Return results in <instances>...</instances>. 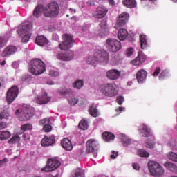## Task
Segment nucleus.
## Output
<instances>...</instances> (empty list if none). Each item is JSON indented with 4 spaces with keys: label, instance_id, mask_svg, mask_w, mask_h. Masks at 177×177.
I'll use <instances>...</instances> for the list:
<instances>
[{
    "label": "nucleus",
    "instance_id": "obj_1",
    "mask_svg": "<svg viewBox=\"0 0 177 177\" xmlns=\"http://www.w3.org/2000/svg\"><path fill=\"white\" fill-rule=\"evenodd\" d=\"M109 61V55L106 50H98L95 53L94 56H89L86 63L93 66H96V63L100 62L107 64Z\"/></svg>",
    "mask_w": 177,
    "mask_h": 177
},
{
    "label": "nucleus",
    "instance_id": "obj_2",
    "mask_svg": "<svg viewBox=\"0 0 177 177\" xmlns=\"http://www.w3.org/2000/svg\"><path fill=\"white\" fill-rule=\"evenodd\" d=\"M46 64L40 59H33L29 62V72L34 75H40L46 71Z\"/></svg>",
    "mask_w": 177,
    "mask_h": 177
},
{
    "label": "nucleus",
    "instance_id": "obj_3",
    "mask_svg": "<svg viewBox=\"0 0 177 177\" xmlns=\"http://www.w3.org/2000/svg\"><path fill=\"white\" fill-rule=\"evenodd\" d=\"M100 93L106 97H114L118 93V89L115 83H106L100 86Z\"/></svg>",
    "mask_w": 177,
    "mask_h": 177
},
{
    "label": "nucleus",
    "instance_id": "obj_4",
    "mask_svg": "<svg viewBox=\"0 0 177 177\" xmlns=\"http://www.w3.org/2000/svg\"><path fill=\"white\" fill-rule=\"evenodd\" d=\"M59 13V6L56 2H51L44 8V15L46 17L55 18Z\"/></svg>",
    "mask_w": 177,
    "mask_h": 177
},
{
    "label": "nucleus",
    "instance_id": "obj_5",
    "mask_svg": "<svg viewBox=\"0 0 177 177\" xmlns=\"http://www.w3.org/2000/svg\"><path fill=\"white\" fill-rule=\"evenodd\" d=\"M31 28L32 25L28 22H25L21 25V28L17 30L18 35H19V37H22V42H24V44L28 42L31 36V35L29 33Z\"/></svg>",
    "mask_w": 177,
    "mask_h": 177
},
{
    "label": "nucleus",
    "instance_id": "obj_6",
    "mask_svg": "<svg viewBox=\"0 0 177 177\" xmlns=\"http://www.w3.org/2000/svg\"><path fill=\"white\" fill-rule=\"evenodd\" d=\"M149 169L151 175L155 177H160L165 174L162 167L157 162L150 161L148 163Z\"/></svg>",
    "mask_w": 177,
    "mask_h": 177
},
{
    "label": "nucleus",
    "instance_id": "obj_7",
    "mask_svg": "<svg viewBox=\"0 0 177 177\" xmlns=\"http://www.w3.org/2000/svg\"><path fill=\"white\" fill-rule=\"evenodd\" d=\"M64 41L59 44V48L61 50H68L73 48L75 40L72 35L65 34L62 37Z\"/></svg>",
    "mask_w": 177,
    "mask_h": 177
},
{
    "label": "nucleus",
    "instance_id": "obj_8",
    "mask_svg": "<svg viewBox=\"0 0 177 177\" xmlns=\"http://www.w3.org/2000/svg\"><path fill=\"white\" fill-rule=\"evenodd\" d=\"M86 153H92L95 158L97 157V150H99V142L95 139H90L86 142Z\"/></svg>",
    "mask_w": 177,
    "mask_h": 177
},
{
    "label": "nucleus",
    "instance_id": "obj_9",
    "mask_svg": "<svg viewBox=\"0 0 177 177\" xmlns=\"http://www.w3.org/2000/svg\"><path fill=\"white\" fill-rule=\"evenodd\" d=\"M106 50L110 53H116L119 51L121 48V43L117 39H107L105 44Z\"/></svg>",
    "mask_w": 177,
    "mask_h": 177
},
{
    "label": "nucleus",
    "instance_id": "obj_10",
    "mask_svg": "<svg viewBox=\"0 0 177 177\" xmlns=\"http://www.w3.org/2000/svg\"><path fill=\"white\" fill-rule=\"evenodd\" d=\"M19 87L16 85H13L7 91L6 100L8 104H12L19 95Z\"/></svg>",
    "mask_w": 177,
    "mask_h": 177
},
{
    "label": "nucleus",
    "instance_id": "obj_11",
    "mask_svg": "<svg viewBox=\"0 0 177 177\" xmlns=\"http://www.w3.org/2000/svg\"><path fill=\"white\" fill-rule=\"evenodd\" d=\"M61 165V162L57 160L48 159L45 167L41 169V171L46 172L53 171L57 169Z\"/></svg>",
    "mask_w": 177,
    "mask_h": 177
},
{
    "label": "nucleus",
    "instance_id": "obj_12",
    "mask_svg": "<svg viewBox=\"0 0 177 177\" xmlns=\"http://www.w3.org/2000/svg\"><path fill=\"white\" fill-rule=\"evenodd\" d=\"M51 100V97L48 95V93L44 92L35 98V102L39 105L46 104Z\"/></svg>",
    "mask_w": 177,
    "mask_h": 177
},
{
    "label": "nucleus",
    "instance_id": "obj_13",
    "mask_svg": "<svg viewBox=\"0 0 177 177\" xmlns=\"http://www.w3.org/2000/svg\"><path fill=\"white\" fill-rule=\"evenodd\" d=\"M57 59L61 61L69 62L73 59L74 53L73 51H67L65 53H59L56 55Z\"/></svg>",
    "mask_w": 177,
    "mask_h": 177
},
{
    "label": "nucleus",
    "instance_id": "obj_14",
    "mask_svg": "<svg viewBox=\"0 0 177 177\" xmlns=\"http://www.w3.org/2000/svg\"><path fill=\"white\" fill-rule=\"evenodd\" d=\"M129 18V15L127 12H122L119 15L117 19L116 24L115 26V28L121 27L124 25Z\"/></svg>",
    "mask_w": 177,
    "mask_h": 177
},
{
    "label": "nucleus",
    "instance_id": "obj_15",
    "mask_svg": "<svg viewBox=\"0 0 177 177\" xmlns=\"http://www.w3.org/2000/svg\"><path fill=\"white\" fill-rule=\"evenodd\" d=\"M108 10L104 6H100L97 8L96 11L93 13L94 17L97 19H102L106 17Z\"/></svg>",
    "mask_w": 177,
    "mask_h": 177
},
{
    "label": "nucleus",
    "instance_id": "obj_16",
    "mask_svg": "<svg viewBox=\"0 0 177 177\" xmlns=\"http://www.w3.org/2000/svg\"><path fill=\"white\" fill-rule=\"evenodd\" d=\"M120 72L117 69H111L107 71L106 77L111 80H116L120 77Z\"/></svg>",
    "mask_w": 177,
    "mask_h": 177
},
{
    "label": "nucleus",
    "instance_id": "obj_17",
    "mask_svg": "<svg viewBox=\"0 0 177 177\" xmlns=\"http://www.w3.org/2000/svg\"><path fill=\"white\" fill-rule=\"evenodd\" d=\"M146 60V55L142 52H139L138 57L131 61V64L133 66H139L145 62Z\"/></svg>",
    "mask_w": 177,
    "mask_h": 177
},
{
    "label": "nucleus",
    "instance_id": "obj_18",
    "mask_svg": "<svg viewBox=\"0 0 177 177\" xmlns=\"http://www.w3.org/2000/svg\"><path fill=\"white\" fill-rule=\"evenodd\" d=\"M147 75V72L144 69L139 70L136 74V79L138 83L143 84L146 81Z\"/></svg>",
    "mask_w": 177,
    "mask_h": 177
},
{
    "label": "nucleus",
    "instance_id": "obj_19",
    "mask_svg": "<svg viewBox=\"0 0 177 177\" xmlns=\"http://www.w3.org/2000/svg\"><path fill=\"white\" fill-rule=\"evenodd\" d=\"M17 52V48L14 46H8L2 53L3 57H8L11 55H13Z\"/></svg>",
    "mask_w": 177,
    "mask_h": 177
},
{
    "label": "nucleus",
    "instance_id": "obj_20",
    "mask_svg": "<svg viewBox=\"0 0 177 177\" xmlns=\"http://www.w3.org/2000/svg\"><path fill=\"white\" fill-rule=\"evenodd\" d=\"M61 145L66 151H71L73 149L72 142L68 138H65L61 140Z\"/></svg>",
    "mask_w": 177,
    "mask_h": 177
},
{
    "label": "nucleus",
    "instance_id": "obj_21",
    "mask_svg": "<svg viewBox=\"0 0 177 177\" xmlns=\"http://www.w3.org/2000/svg\"><path fill=\"white\" fill-rule=\"evenodd\" d=\"M139 131H140V134L142 136V137H150L151 136V130L148 128V127L145 124H142L140 128H139Z\"/></svg>",
    "mask_w": 177,
    "mask_h": 177
},
{
    "label": "nucleus",
    "instance_id": "obj_22",
    "mask_svg": "<svg viewBox=\"0 0 177 177\" xmlns=\"http://www.w3.org/2000/svg\"><path fill=\"white\" fill-rule=\"evenodd\" d=\"M55 143V138L54 137H44L41 141V144L43 147L51 146Z\"/></svg>",
    "mask_w": 177,
    "mask_h": 177
},
{
    "label": "nucleus",
    "instance_id": "obj_23",
    "mask_svg": "<svg viewBox=\"0 0 177 177\" xmlns=\"http://www.w3.org/2000/svg\"><path fill=\"white\" fill-rule=\"evenodd\" d=\"M48 40L43 35L37 36L35 38V44L39 46H45L48 44Z\"/></svg>",
    "mask_w": 177,
    "mask_h": 177
},
{
    "label": "nucleus",
    "instance_id": "obj_24",
    "mask_svg": "<svg viewBox=\"0 0 177 177\" xmlns=\"http://www.w3.org/2000/svg\"><path fill=\"white\" fill-rule=\"evenodd\" d=\"M44 8L45 7L41 4L37 6L33 10V16L38 18L42 15V13L44 14Z\"/></svg>",
    "mask_w": 177,
    "mask_h": 177
},
{
    "label": "nucleus",
    "instance_id": "obj_25",
    "mask_svg": "<svg viewBox=\"0 0 177 177\" xmlns=\"http://www.w3.org/2000/svg\"><path fill=\"white\" fill-rule=\"evenodd\" d=\"M30 111L29 109H26V111H23L19 113V118L21 121H26L30 120Z\"/></svg>",
    "mask_w": 177,
    "mask_h": 177
},
{
    "label": "nucleus",
    "instance_id": "obj_26",
    "mask_svg": "<svg viewBox=\"0 0 177 177\" xmlns=\"http://www.w3.org/2000/svg\"><path fill=\"white\" fill-rule=\"evenodd\" d=\"M100 26L102 28V31L100 32V37H106V35H108V30L106 28V20H102L100 24Z\"/></svg>",
    "mask_w": 177,
    "mask_h": 177
},
{
    "label": "nucleus",
    "instance_id": "obj_27",
    "mask_svg": "<svg viewBox=\"0 0 177 177\" xmlns=\"http://www.w3.org/2000/svg\"><path fill=\"white\" fill-rule=\"evenodd\" d=\"M140 46L142 50H145L148 48L149 44L147 43V36L144 35H140Z\"/></svg>",
    "mask_w": 177,
    "mask_h": 177
},
{
    "label": "nucleus",
    "instance_id": "obj_28",
    "mask_svg": "<svg viewBox=\"0 0 177 177\" xmlns=\"http://www.w3.org/2000/svg\"><path fill=\"white\" fill-rule=\"evenodd\" d=\"M128 35V32L126 29H120L118 33V37L120 41H124Z\"/></svg>",
    "mask_w": 177,
    "mask_h": 177
},
{
    "label": "nucleus",
    "instance_id": "obj_29",
    "mask_svg": "<svg viewBox=\"0 0 177 177\" xmlns=\"http://www.w3.org/2000/svg\"><path fill=\"white\" fill-rule=\"evenodd\" d=\"M89 114L94 118L99 116V112H97V109H96V106L91 104L88 108Z\"/></svg>",
    "mask_w": 177,
    "mask_h": 177
},
{
    "label": "nucleus",
    "instance_id": "obj_30",
    "mask_svg": "<svg viewBox=\"0 0 177 177\" xmlns=\"http://www.w3.org/2000/svg\"><path fill=\"white\" fill-rule=\"evenodd\" d=\"M102 138L106 142H110L111 140H113L115 138V136L109 132H104L102 133Z\"/></svg>",
    "mask_w": 177,
    "mask_h": 177
},
{
    "label": "nucleus",
    "instance_id": "obj_31",
    "mask_svg": "<svg viewBox=\"0 0 177 177\" xmlns=\"http://www.w3.org/2000/svg\"><path fill=\"white\" fill-rule=\"evenodd\" d=\"M123 5L127 8H133L136 7L137 3L135 0H124Z\"/></svg>",
    "mask_w": 177,
    "mask_h": 177
},
{
    "label": "nucleus",
    "instance_id": "obj_32",
    "mask_svg": "<svg viewBox=\"0 0 177 177\" xmlns=\"http://www.w3.org/2000/svg\"><path fill=\"white\" fill-rule=\"evenodd\" d=\"M165 166L170 170L171 172L177 173V166L176 165L170 162H167L165 163Z\"/></svg>",
    "mask_w": 177,
    "mask_h": 177
},
{
    "label": "nucleus",
    "instance_id": "obj_33",
    "mask_svg": "<svg viewBox=\"0 0 177 177\" xmlns=\"http://www.w3.org/2000/svg\"><path fill=\"white\" fill-rule=\"evenodd\" d=\"M78 127L81 130H87L88 128V124L87 120H85L84 119L83 120H81L79 123Z\"/></svg>",
    "mask_w": 177,
    "mask_h": 177
},
{
    "label": "nucleus",
    "instance_id": "obj_34",
    "mask_svg": "<svg viewBox=\"0 0 177 177\" xmlns=\"http://www.w3.org/2000/svg\"><path fill=\"white\" fill-rule=\"evenodd\" d=\"M11 134L9 131H0V140H4L10 138Z\"/></svg>",
    "mask_w": 177,
    "mask_h": 177
},
{
    "label": "nucleus",
    "instance_id": "obj_35",
    "mask_svg": "<svg viewBox=\"0 0 177 177\" xmlns=\"http://www.w3.org/2000/svg\"><path fill=\"white\" fill-rule=\"evenodd\" d=\"M84 86V80H77L73 83V87L77 89H81Z\"/></svg>",
    "mask_w": 177,
    "mask_h": 177
},
{
    "label": "nucleus",
    "instance_id": "obj_36",
    "mask_svg": "<svg viewBox=\"0 0 177 177\" xmlns=\"http://www.w3.org/2000/svg\"><path fill=\"white\" fill-rule=\"evenodd\" d=\"M71 177H85V171L82 169H79Z\"/></svg>",
    "mask_w": 177,
    "mask_h": 177
},
{
    "label": "nucleus",
    "instance_id": "obj_37",
    "mask_svg": "<svg viewBox=\"0 0 177 177\" xmlns=\"http://www.w3.org/2000/svg\"><path fill=\"white\" fill-rule=\"evenodd\" d=\"M167 158L171 161L177 162V154L174 152H169L167 154Z\"/></svg>",
    "mask_w": 177,
    "mask_h": 177
},
{
    "label": "nucleus",
    "instance_id": "obj_38",
    "mask_svg": "<svg viewBox=\"0 0 177 177\" xmlns=\"http://www.w3.org/2000/svg\"><path fill=\"white\" fill-rule=\"evenodd\" d=\"M169 75V72L167 70H164L162 71V73H160V76H159V80L160 81L164 80L166 77H168Z\"/></svg>",
    "mask_w": 177,
    "mask_h": 177
},
{
    "label": "nucleus",
    "instance_id": "obj_39",
    "mask_svg": "<svg viewBox=\"0 0 177 177\" xmlns=\"http://www.w3.org/2000/svg\"><path fill=\"white\" fill-rule=\"evenodd\" d=\"M138 154L140 156V157H143V158H147L149 156V153L148 152H147L144 149H140L138 152Z\"/></svg>",
    "mask_w": 177,
    "mask_h": 177
},
{
    "label": "nucleus",
    "instance_id": "obj_40",
    "mask_svg": "<svg viewBox=\"0 0 177 177\" xmlns=\"http://www.w3.org/2000/svg\"><path fill=\"white\" fill-rule=\"evenodd\" d=\"M122 142L124 147H127L131 144V140L127 137L124 136L122 138Z\"/></svg>",
    "mask_w": 177,
    "mask_h": 177
},
{
    "label": "nucleus",
    "instance_id": "obj_41",
    "mask_svg": "<svg viewBox=\"0 0 177 177\" xmlns=\"http://www.w3.org/2000/svg\"><path fill=\"white\" fill-rule=\"evenodd\" d=\"M20 140H21L20 137H19L18 136H15L8 141V143L15 144L17 142L20 141Z\"/></svg>",
    "mask_w": 177,
    "mask_h": 177
},
{
    "label": "nucleus",
    "instance_id": "obj_42",
    "mask_svg": "<svg viewBox=\"0 0 177 177\" xmlns=\"http://www.w3.org/2000/svg\"><path fill=\"white\" fill-rule=\"evenodd\" d=\"M32 126L30 124H26L21 126V130L22 131H28V130H32Z\"/></svg>",
    "mask_w": 177,
    "mask_h": 177
},
{
    "label": "nucleus",
    "instance_id": "obj_43",
    "mask_svg": "<svg viewBox=\"0 0 177 177\" xmlns=\"http://www.w3.org/2000/svg\"><path fill=\"white\" fill-rule=\"evenodd\" d=\"M6 44H7V40L3 37H0V50L4 48Z\"/></svg>",
    "mask_w": 177,
    "mask_h": 177
},
{
    "label": "nucleus",
    "instance_id": "obj_44",
    "mask_svg": "<svg viewBox=\"0 0 177 177\" xmlns=\"http://www.w3.org/2000/svg\"><path fill=\"white\" fill-rule=\"evenodd\" d=\"M9 118V113L4 111L3 112H0V120L8 119Z\"/></svg>",
    "mask_w": 177,
    "mask_h": 177
},
{
    "label": "nucleus",
    "instance_id": "obj_45",
    "mask_svg": "<svg viewBox=\"0 0 177 177\" xmlns=\"http://www.w3.org/2000/svg\"><path fill=\"white\" fill-rule=\"evenodd\" d=\"M79 102V100L77 98H71L68 100V103L71 106H75Z\"/></svg>",
    "mask_w": 177,
    "mask_h": 177
},
{
    "label": "nucleus",
    "instance_id": "obj_46",
    "mask_svg": "<svg viewBox=\"0 0 177 177\" xmlns=\"http://www.w3.org/2000/svg\"><path fill=\"white\" fill-rule=\"evenodd\" d=\"M155 145V142L153 140H148V142H147V145L146 147L149 149H153Z\"/></svg>",
    "mask_w": 177,
    "mask_h": 177
},
{
    "label": "nucleus",
    "instance_id": "obj_47",
    "mask_svg": "<svg viewBox=\"0 0 177 177\" xmlns=\"http://www.w3.org/2000/svg\"><path fill=\"white\" fill-rule=\"evenodd\" d=\"M43 131L46 133L50 132L52 131V127L48 125V124H45L43 127Z\"/></svg>",
    "mask_w": 177,
    "mask_h": 177
},
{
    "label": "nucleus",
    "instance_id": "obj_48",
    "mask_svg": "<svg viewBox=\"0 0 177 177\" xmlns=\"http://www.w3.org/2000/svg\"><path fill=\"white\" fill-rule=\"evenodd\" d=\"M59 75V72L55 70H50L49 72V75L51 77H57Z\"/></svg>",
    "mask_w": 177,
    "mask_h": 177
},
{
    "label": "nucleus",
    "instance_id": "obj_49",
    "mask_svg": "<svg viewBox=\"0 0 177 177\" xmlns=\"http://www.w3.org/2000/svg\"><path fill=\"white\" fill-rule=\"evenodd\" d=\"M48 123H49L48 119H41L39 122V125H46V124H48Z\"/></svg>",
    "mask_w": 177,
    "mask_h": 177
},
{
    "label": "nucleus",
    "instance_id": "obj_50",
    "mask_svg": "<svg viewBox=\"0 0 177 177\" xmlns=\"http://www.w3.org/2000/svg\"><path fill=\"white\" fill-rule=\"evenodd\" d=\"M61 93L63 95H71L72 94V90L71 88H67L62 91Z\"/></svg>",
    "mask_w": 177,
    "mask_h": 177
},
{
    "label": "nucleus",
    "instance_id": "obj_51",
    "mask_svg": "<svg viewBox=\"0 0 177 177\" xmlns=\"http://www.w3.org/2000/svg\"><path fill=\"white\" fill-rule=\"evenodd\" d=\"M133 53V49L132 48H129L126 51V55L127 57H131Z\"/></svg>",
    "mask_w": 177,
    "mask_h": 177
},
{
    "label": "nucleus",
    "instance_id": "obj_52",
    "mask_svg": "<svg viewBox=\"0 0 177 177\" xmlns=\"http://www.w3.org/2000/svg\"><path fill=\"white\" fill-rule=\"evenodd\" d=\"M116 102L119 105H121L124 102V97L122 96H118L116 98Z\"/></svg>",
    "mask_w": 177,
    "mask_h": 177
},
{
    "label": "nucleus",
    "instance_id": "obj_53",
    "mask_svg": "<svg viewBox=\"0 0 177 177\" xmlns=\"http://www.w3.org/2000/svg\"><path fill=\"white\" fill-rule=\"evenodd\" d=\"M161 72V68L160 67H157L154 71V73H153V77H157L158 76V75L160 74V73Z\"/></svg>",
    "mask_w": 177,
    "mask_h": 177
},
{
    "label": "nucleus",
    "instance_id": "obj_54",
    "mask_svg": "<svg viewBox=\"0 0 177 177\" xmlns=\"http://www.w3.org/2000/svg\"><path fill=\"white\" fill-rule=\"evenodd\" d=\"M118 156V153L113 151L110 158L111 159H115Z\"/></svg>",
    "mask_w": 177,
    "mask_h": 177
},
{
    "label": "nucleus",
    "instance_id": "obj_55",
    "mask_svg": "<svg viewBox=\"0 0 177 177\" xmlns=\"http://www.w3.org/2000/svg\"><path fill=\"white\" fill-rule=\"evenodd\" d=\"M6 127H7V125L6 123H3V122H0V130L6 129Z\"/></svg>",
    "mask_w": 177,
    "mask_h": 177
},
{
    "label": "nucleus",
    "instance_id": "obj_56",
    "mask_svg": "<svg viewBox=\"0 0 177 177\" xmlns=\"http://www.w3.org/2000/svg\"><path fill=\"white\" fill-rule=\"evenodd\" d=\"M133 168L136 170H139L140 169V165L136 163L133 164Z\"/></svg>",
    "mask_w": 177,
    "mask_h": 177
},
{
    "label": "nucleus",
    "instance_id": "obj_57",
    "mask_svg": "<svg viewBox=\"0 0 177 177\" xmlns=\"http://www.w3.org/2000/svg\"><path fill=\"white\" fill-rule=\"evenodd\" d=\"M8 162V159L5 158L3 160H0V167L3 166L6 162Z\"/></svg>",
    "mask_w": 177,
    "mask_h": 177
},
{
    "label": "nucleus",
    "instance_id": "obj_58",
    "mask_svg": "<svg viewBox=\"0 0 177 177\" xmlns=\"http://www.w3.org/2000/svg\"><path fill=\"white\" fill-rule=\"evenodd\" d=\"M28 80V77L27 75H24L22 76V77H21V80H22V82H26Z\"/></svg>",
    "mask_w": 177,
    "mask_h": 177
},
{
    "label": "nucleus",
    "instance_id": "obj_59",
    "mask_svg": "<svg viewBox=\"0 0 177 177\" xmlns=\"http://www.w3.org/2000/svg\"><path fill=\"white\" fill-rule=\"evenodd\" d=\"M46 84L48 85H54L55 84V82H53V81H47Z\"/></svg>",
    "mask_w": 177,
    "mask_h": 177
},
{
    "label": "nucleus",
    "instance_id": "obj_60",
    "mask_svg": "<svg viewBox=\"0 0 177 177\" xmlns=\"http://www.w3.org/2000/svg\"><path fill=\"white\" fill-rule=\"evenodd\" d=\"M124 110V107H122V106H119V107H118V111H119L121 112V111H123Z\"/></svg>",
    "mask_w": 177,
    "mask_h": 177
},
{
    "label": "nucleus",
    "instance_id": "obj_61",
    "mask_svg": "<svg viewBox=\"0 0 177 177\" xmlns=\"http://www.w3.org/2000/svg\"><path fill=\"white\" fill-rule=\"evenodd\" d=\"M109 3L111 5H114L115 4L114 0H109Z\"/></svg>",
    "mask_w": 177,
    "mask_h": 177
},
{
    "label": "nucleus",
    "instance_id": "obj_62",
    "mask_svg": "<svg viewBox=\"0 0 177 177\" xmlns=\"http://www.w3.org/2000/svg\"><path fill=\"white\" fill-rule=\"evenodd\" d=\"M69 11L71 12H73V13L76 12V10H73L72 8H70Z\"/></svg>",
    "mask_w": 177,
    "mask_h": 177
},
{
    "label": "nucleus",
    "instance_id": "obj_63",
    "mask_svg": "<svg viewBox=\"0 0 177 177\" xmlns=\"http://www.w3.org/2000/svg\"><path fill=\"white\" fill-rule=\"evenodd\" d=\"M1 65H2V66L6 65V60H3V61L2 62Z\"/></svg>",
    "mask_w": 177,
    "mask_h": 177
},
{
    "label": "nucleus",
    "instance_id": "obj_64",
    "mask_svg": "<svg viewBox=\"0 0 177 177\" xmlns=\"http://www.w3.org/2000/svg\"><path fill=\"white\" fill-rule=\"evenodd\" d=\"M171 177H177V176H171Z\"/></svg>",
    "mask_w": 177,
    "mask_h": 177
}]
</instances>
